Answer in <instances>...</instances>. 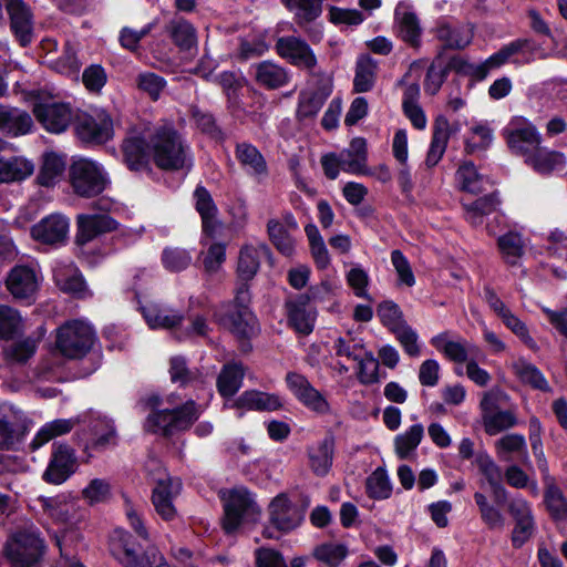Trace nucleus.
<instances>
[{"label":"nucleus","mask_w":567,"mask_h":567,"mask_svg":"<svg viewBox=\"0 0 567 567\" xmlns=\"http://www.w3.org/2000/svg\"><path fill=\"white\" fill-rule=\"evenodd\" d=\"M135 534L115 528L109 536V553L123 567H172L159 549L151 544L150 533L142 516L133 508L126 511Z\"/></svg>","instance_id":"1"},{"label":"nucleus","mask_w":567,"mask_h":567,"mask_svg":"<svg viewBox=\"0 0 567 567\" xmlns=\"http://www.w3.org/2000/svg\"><path fill=\"white\" fill-rule=\"evenodd\" d=\"M153 164L163 172L190 171L194 165L190 145L174 122L163 120L148 126Z\"/></svg>","instance_id":"2"},{"label":"nucleus","mask_w":567,"mask_h":567,"mask_svg":"<svg viewBox=\"0 0 567 567\" xmlns=\"http://www.w3.org/2000/svg\"><path fill=\"white\" fill-rule=\"evenodd\" d=\"M202 414L200 406L189 399L173 409L151 412L145 421V430L152 434H161L171 439L176 431H188Z\"/></svg>","instance_id":"3"},{"label":"nucleus","mask_w":567,"mask_h":567,"mask_svg":"<svg viewBox=\"0 0 567 567\" xmlns=\"http://www.w3.org/2000/svg\"><path fill=\"white\" fill-rule=\"evenodd\" d=\"M260 514L261 509L248 488H233L224 503L223 530L226 535H234L243 524L256 523Z\"/></svg>","instance_id":"4"},{"label":"nucleus","mask_w":567,"mask_h":567,"mask_svg":"<svg viewBox=\"0 0 567 567\" xmlns=\"http://www.w3.org/2000/svg\"><path fill=\"white\" fill-rule=\"evenodd\" d=\"M93 327L84 320H69L55 330V348L65 358L81 359L95 342Z\"/></svg>","instance_id":"5"},{"label":"nucleus","mask_w":567,"mask_h":567,"mask_svg":"<svg viewBox=\"0 0 567 567\" xmlns=\"http://www.w3.org/2000/svg\"><path fill=\"white\" fill-rule=\"evenodd\" d=\"M285 382L293 398L308 411L318 416L331 414V404L324 394L316 389L305 374L289 371L286 373Z\"/></svg>","instance_id":"6"},{"label":"nucleus","mask_w":567,"mask_h":567,"mask_svg":"<svg viewBox=\"0 0 567 567\" xmlns=\"http://www.w3.org/2000/svg\"><path fill=\"white\" fill-rule=\"evenodd\" d=\"M43 542L34 530H22L13 534L7 543L6 554L12 567H41Z\"/></svg>","instance_id":"7"},{"label":"nucleus","mask_w":567,"mask_h":567,"mask_svg":"<svg viewBox=\"0 0 567 567\" xmlns=\"http://www.w3.org/2000/svg\"><path fill=\"white\" fill-rule=\"evenodd\" d=\"M123 162L131 172H152L153 154L148 126L133 130L121 145Z\"/></svg>","instance_id":"8"},{"label":"nucleus","mask_w":567,"mask_h":567,"mask_svg":"<svg viewBox=\"0 0 567 567\" xmlns=\"http://www.w3.org/2000/svg\"><path fill=\"white\" fill-rule=\"evenodd\" d=\"M70 181L74 192L83 197H93L104 188L103 166L89 158L73 161Z\"/></svg>","instance_id":"9"},{"label":"nucleus","mask_w":567,"mask_h":567,"mask_svg":"<svg viewBox=\"0 0 567 567\" xmlns=\"http://www.w3.org/2000/svg\"><path fill=\"white\" fill-rule=\"evenodd\" d=\"M41 281L42 276L37 266L17 265L8 272L6 287L16 300L30 305L35 300Z\"/></svg>","instance_id":"10"},{"label":"nucleus","mask_w":567,"mask_h":567,"mask_svg":"<svg viewBox=\"0 0 567 567\" xmlns=\"http://www.w3.org/2000/svg\"><path fill=\"white\" fill-rule=\"evenodd\" d=\"M33 114L45 131L54 134L64 132L74 118L69 103L55 101L35 103Z\"/></svg>","instance_id":"11"},{"label":"nucleus","mask_w":567,"mask_h":567,"mask_svg":"<svg viewBox=\"0 0 567 567\" xmlns=\"http://www.w3.org/2000/svg\"><path fill=\"white\" fill-rule=\"evenodd\" d=\"M276 52L291 65L312 70L317 65V56L307 43L306 40L295 37L286 35L276 41Z\"/></svg>","instance_id":"12"},{"label":"nucleus","mask_w":567,"mask_h":567,"mask_svg":"<svg viewBox=\"0 0 567 567\" xmlns=\"http://www.w3.org/2000/svg\"><path fill=\"white\" fill-rule=\"evenodd\" d=\"M195 210L200 216L202 235L209 239H216L218 231L223 228L218 219V207L209 190L198 184L193 193Z\"/></svg>","instance_id":"13"},{"label":"nucleus","mask_w":567,"mask_h":567,"mask_svg":"<svg viewBox=\"0 0 567 567\" xmlns=\"http://www.w3.org/2000/svg\"><path fill=\"white\" fill-rule=\"evenodd\" d=\"M25 416L9 403L0 404V449H11L24 435Z\"/></svg>","instance_id":"14"},{"label":"nucleus","mask_w":567,"mask_h":567,"mask_svg":"<svg viewBox=\"0 0 567 567\" xmlns=\"http://www.w3.org/2000/svg\"><path fill=\"white\" fill-rule=\"evenodd\" d=\"M269 524L281 534H289L300 527L295 503L287 493H279L268 505Z\"/></svg>","instance_id":"15"},{"label":"nucleus","mask_w":567,"mask_h":567,"mask_svg":"<svg viewBox=\"0 0 567 567\" xmlns=\"http://www.w3.org/2000/svg\"><path fill=\"white\" fill-rule=\"evenodd\" d=\"M70 230V219L59 213L42 218L32 226L31 236L34 240L45 245H61L65 243Z\"/></svg>","instance_id":"16"},{"label":"nucleus","mask_w":567,"mask_h":567,"mask_svg":"<svg viewBox=\"0 0 567 567\" xmlns=\"http://www.w3.org/2000/svg\"><path fill=\"white\" fill-rule=\"evenodd\" d=\"M217 323L229 331L235 338L251 339L257 317L252 310H240L226 307L224 311L215 313Z\"/></svg>","instance_id":"17"},{"label":"nucleus","mask_w":567,"mask_h":567,"mask_svg":"<svg viewBox=\"0 0 567 567\" xmlns=\"http://www.w3.org/2000/svg\"><path fill=\"white\" fill-rule=\"evenodd\" d=\"M75 467L76 458L73 451L60 445L53 450L42 478L49 484L60 485L75 472Z\"/></svg>","instance_id":"18"},{"label":"nucleus","mask_w":567,"mask_h":567,"mask_svg":"<svg viewBox=\"0 0 567 567\" xmlns=\"http://www.w3.org/2000/svg\"><path fill=\"white\" fill-rule=\"evenodd\" d=\"M525 122L523 127H517L509 132L505 130L504 135L511 152L526 159L540 145L543 138L533 123Z\"/></svg>","instance_id":"19"},{"label":"nucleus","mask_w":567,"mask_h":567,"mask_svg":"<svg viewBox=\"0 0 567 567\" xmlns=\"http://www.w3.org/2000/svg\"><path fill=\"white\" fill-rule=\"evenodd\" d=\"M76 241L84 245L94 240L106 231V209L103 200L92 208L91 212L81 214L76 218Z\"/></svg>","instance_id":"20"},{"label":"nucleus","mask_w":567,"mask_h":567,"mask_svg":"<svg viewBox=\"0 0 567 567\" xmlns=\"http://www.w3.org/2000/svg\"><path fill=\"white\" fill-rule=\"evenodd\" d=\"M535 49V43L528 38H518L504 44L498 51L489 55L484 62L477 64V72L484 80L491 70L498 69L506 64L508 60L518 53L532 52Z\"/></svg>","instance_id":"21"},{"label":"nucleus","mask_w":567,"mask_h":567,"mask_svg":"<svg viewBox=\"0 0 567 567\" xmlns=\"http://www.w3.org/2000/svg\"><path fill=\"white\" fill-rule=\"evenodd\" d=\"M152 504L156 514L165 522H173L177 518L178 513L173 503V478L166 476L156 481L151 496Z\"/></svg>","instance_id":"22"},{"label":"nucleus","mask_w":567,"mask_h":567,"mask_svg":"<svg viewBox=\"0 0 567 567\" xmlns=\"http://www.w3.org/2000/svg\"><path fill=\"white\" fill-rule=\"evenodd\" d=\"M336 439L331 431L318 443L316 449L308 450L309 465L315 475L326 476L333 464Z\"/></svg>","instance_id":"23"},{"label":"nucleus","mask_w":567,"mask_h":567,"mask_svg":"<svg viewBox=\"0 0 567 567\" xmlns=\"http://www.w3.org/2000/svg\"><path fill=\"white\" fill-rule=\"evenodd\" d=\"M234 406L250 411L274 412L281 410L284 403L281 398L276 393H268L259 390H247L236 399Z\"/></svg>","instance_id":"24"},{"label":"nucleus","mask_w":567,"mask_h":567,"mask_svg":"<svg viewBox=\"0 0 567 567\" xmlns=\"http://www.w3.org/2000/svg\"><path fill=\"white\" fill-rule=\"evenodd\" d=\"M544 432L540 420L533 415L528 421V440L530 443L533 455L536 460L537 467L542 475L543 484L556 480L549 472V464L544 452L542 435Z\"/></svg>","instance_id":"25"},{"label":"nucleus","mask_w":567,"mask_h":567,"mask_svg":"<svg viewBox=\"0 0 567 567\" xmlns=\"http://www.w3.org/2000/svg\"><path fill=\"white\" fill-rule=\"evenodd\" d=\"M7 10L11 19V29L22 45L31 41L32 21L29 8L22 0H7Z\"/></svg>","instance_id":"26"},{"label":"nucleus","mask_w":567,"mask_h":567,"mask_svg":"<svg viewBox=\"0 0 567 567\" xmlns=\"http://www.w3.org/2000/svg\"><path fill=\"white\" fill-rule=\"evenodd\" d=\"M543 504L550 520L557 527L567 522V497L556 480L544 484Z\"/></svg>","instance_id":"27"},{"label":"nucleus","mask_w":567,"mask_h":567,"mask_svg":"<svg viewBox=\"0 0 567 567\" xmlns=\"http://www.w3.org/2000/svg\"><path fill=\"white\" fill-rule=\"evenodd\" d=\"M235 156L248 175L255 177L268 175L266 158L254 144L248 142L237 143Z\"/></svg>","instance_id":"28"},{"label":"nucleus","mask_w":567,"mask_h":567,"mask_svg":"<svg viewBox=\"0 0 567 567\" xmlns=\"http://www.w3.org/2000/svg\"><path fill=\"white\" fill-rule=\"evenodd\" d=\"M215 82L226 96L227 110L233 114L243 111L241 90L246 83L245 78L237 76L233 71H223L216 76Z\"/></svg>","instance_id":"29"},{"label":"nucleus","mask_w":567,"mask_h":567,"mask_svg":"<svg viewBox=\"0 0 567 567\" xmlns=\"http://www.w3.org/2000/svg\"><path fill=\"white\" fill-rule=\"evenodd\" d=\"M436 38L443 44L437 52H442V56L446 50H464L473 41V30L460 27H451L449 23H442L436 28Z\"/></svg>","instance_id":"30"},{"label":"nucleus","mask_w":567,"mask_h":567,"mask_svg":"<svg viewBox=\"0 0 567 567\" xmlns=\"http://www.w3.org/2000/svg\"><path fill=\"white\" fill-rule=\"evenodd\" d=\"M33 127L31 116L17 107L0 104V131L12 136L28 134Z\"/></svg>","instance_id":"31"},{"label":"nucleus","mask_w":567,"mask_h":567,"mask_svg":"<svg viewBox=\"0 0 567 567\" xmlns=\"http://www.w3.org/2000/svg\"><path fill=\"white\" fill-rule=\"evenodd\" d=\"M43 512L58 523L69 522L75 514V502L65 494L53 497L40 496L38 499Z\"/></svg>","instance_id":"32"},{"label":"nucleus","mask_w":567,"mask_h":567,"mask_svg":"<svg viewBox=\"0 0 567 567\" xmlns=\"http://www.w3.org/2000/svg\"><path fill=\"white\" fill-rule=\"evenodd\" d=\"M284 4L293 13V22L297 27L316 22L323 11V0H285Z\"/></svg>","instance_id":"33"},{"label":"nucleus","mask_w":567,"mask_h":567,"mask_svg":"<svg viewBox=\"0 0 567 567\" xmlns=\"http://www.w3.org/2000/svg\"><path fill=\"white\" fill-rule=\"evenodd\" d=\"M566 162L565 155L558 151H548L540 145L532 152L525 163L540 175H549Z\"/></svg>","instance_id":"34"},{"label":"nucleus","mask_w":567,"mask_h":567,"mask_svg":"<svg viewBox=\"0 0 567 567\" xmlns=\"http://www.w3.org/2000/svg\"><path fill=\"white\" fill-rule=\"evenodd\" d=\"M245 377L241 363L225 364L217 378V390L221 398H233L241 388Z\"/></svg>","instance_id":"35"},{"label":"nucleus","mask_w":567,"mask_h":567,"mask_svg":"<svg viewBox=\"0 0 567 567\" xmlns=\"http://www.w3.org/2000/svg\"><path fill=\"white\" fill-rule=\"evenodd\" d=\"M34 165L20 156L0 158V184L20 182L32 175Z\"/></svg>","instance_id":"36"},{"label":"nucleus","mask_w":567,"mask_h":567,"mask_svg":"<svg viewBox=\"0 0 567 567\" xmlns=\"http://www.w3.org/2000/svg\"><path fill=\"white\" fill-rule=\"evenodd\" d=\"M424 436V426L421 423L411 425L393 440L394 452L399 460H409L416 451Z\"/></svg>","instance_id":"37"},{"label":"nucleus","mask_w":567,"mask_h":567,"mask_svg":"<svg viewBox=\"0 0 567 567\" xmlns=\"http://www.w3.org/2000/svg\"><path fill=\"white\" fill-rule=\"evenodd\" d=\"M377 79V62L369 54H361L355 63L353 92H370Z\"/></svg>","instance_id":"38"},{"label":"nucleus","mask_w":567,"mask_h":567,"mask_svg":"<svg viewBox=\"0 0 567 567\" xmlns=\"http://www.w3.org/2000/svg\"><path fill=\"white\" fill-rule=\"evenodd\" d=\"M25 329V320L20 311L8 305H0V339L12 340L21 336Z\"/></svg>","instance_id":"39"},{"label":"nucleus","mask_w":567,"mask_h":567,"mask_svg":"<svg viewBox=\"0 0 567 567\" xmlns=\"http://www.w3.org/2000/svg\"><path fill=\"white\" fill-rule=\"evenodd\" d=\"M189 117L202 134L216 142H224L226 135L223 128L217 124L216 117L212 112L203 111L198 105H192Z\"/></svg>","instance_id":"40"},{"label":"nucleus","mask_w":567,"mask_h":567,"mask_svg":"<svg viewBox=\"0 0 567 567\" xmlns=\"http://www.w3.org/2000/svg\"><path fill=\"white\" fill-rule=\"evenodd\" d=\"M392 491V483L384 467H377L365 480V494L373 501L390 498Z\"/></svg>","instance_id":"41"},{"label":"nucleus","mask_w":567,"mask_h":567,"mask_svg":"<svg viewBox=\"0 0 567 567\" xmlns=\"http://www.w3.org/2000/svg\"><path fill=\"white\" fill-rule=\"evenodd\" d=\"M445 127H447V125L443 118L433 122L432 137L425 158V165L429 168L436 166L446 151L449 141L446 137L447 134L443 133Z\"/></svg>","instance_id":"42"},{"label":"nucleus","mask_w":567,"mask_h":567,"mask_svg":"<svg viewBox=\"0 0 567 567\" xmlns=\"http://www.w3.org/2000/svg\"><path fill=\"white\" fill-rule=\"evenodd\" d=\"M516 377L522 383L529 385L534 390L549 392L551 389L544 373L533 363L526 360H519L514 364Z\"/></svg>","instance_id":"43"},{"label":"nucleus","mask_w":567,"mask_h":567,"mask_svg":"<svg viewBox=\"0 0 567 567\" xmlns=\"http://www.w3.org/2000/svg\"><path fill=\"white\" fill-rule=\"evenodd\" d=\"M53 278L61 290L78 293L84 288V281L72 264H56Z\"/></svg>","instance_id":"44"},{"label":"nucleus","mask_w":567,"mask_h":567,"mask_svg":"<svg viewBox=\"0 0 567 567\" xmlns=\"http://www.w3.org/2000/svg\"><path fill=\"white\" fill-rule=\"evenodd\" d=\"M174 44L181 50H189L196 43V31L192 23L185 19L173 20L165 27Z\"/></svg>","instance_id":"45"},{"label":"nucleus","mask_w":567,"mask_h":567,"mask_svg":"<svg viewBox=\"0 0 567 567\" xmlns=\"http://www.w3.org/2000/svg\"><path fill=\"white\" fill-rule=\"evenodd\" d=\"M422 28L416 13L406 11L398 20V37L411 48L421 47Z\"/></svg>","instance_id":"46"},{"label":"nucleus","mask_w":567,"mask_h":567,"mask_svg":"<svg viewBox=\"0 0 567 567\" xmlns=\"http://www.w3.org/2000/svg\"><path fill=\"white\" fill-rule=\"evenodd\" d=\"M255 79L267 89L281 87L288 81L286 71L269 61H262L256 65Z\"/></svg>","instance_id":"47"},{"label":"nucleus","mask_w":567,"mask_h":567,"mask_svg":"<svg viewBox=\"0 0 567 567\" xmlns=\"http://www.w3.org/2000/svg\"><path fill=\"white\" fill-rule=\"evenodd\" d=\"M55 545L60 550V558L56 560L55 567H84L75 558L74 543L78 534L73 530H64L55 534Z\"/></svg>","instance_id":"48"},{"label":"nucleus","mask_w":567,"mask_h":567,"mask_svg":"<svg viewBox=\"0 0 567 567\" xmlns=\"http://www.w3.org/2000/svg\"><path fill=\"white\" fill-rule=\"evenodd\" d=\"M73 419H58L45 423L37 433L31 442V447L37 450L54 439L55 436L69 433L75 425Z\"/></svg>","instance_id":"49"},{"label":"nucleus","mask_w":567,"mask_h":567,"mask_svg":"<svg viewBox=\"0 0 567 567\" xmlns=\"http://www.w3.org/2000/svg\"><path fill=\"white\" fill-rule=\"evenodd\" d=\"M103 124V120L99 123L92 115L82 114L76 117L75 131L82 141L92 144H100L104 141Z\"/></svg>","instance_id":"50"},{"label":"nucleus","mask_w":567,"mask_h":567,"mask_svg":"<svg viewBox=\"0 0 567 567\" xmlns=\"http://www.w3.org/2000/svg\"><path fill=\"white\" fill-rule=\"evenodd\" d=\"M260 268L257 250L251 246H243L237 262L238 281H251Z\"/></svg>","instance_id":"51"},{"label":"nucleus","mask_w":567,"mask_h":567,"mask_svg":"<svg viewBox=\"0 0 567 567\" xmlns=\"http://www.w3.org/2000/svg\"><path fill=\"white\" fill-rule=\"evenodd\" d=\"M348 547L340 543H322L313 548L312 556L327 567H338L348 556Z\"/></svg>","instance_id":"52"},{"label":"nucleus","mask_w":567,"mask_h":567,"mask_svg":"<svg viewBox=\"0 0 567 567\" xmlns=\"http://www.w3.org/2000/svg\"><path fill=\"white\" fill-rule=\"evenodd\" d=\"M267 233L276 249L284 256L289 257L295 252L293 241L287 228L277 219H269Z\"/></svg>","instance_id":"53"},{"label":"nucleus","mask_w":567,"mask_h":567,"mask_svg":"<svg viewBox=\"0 0 567 567\" xmlns=\"http://www.w3.org/2000/svg\"><path fill=\"white\" fill-rule=\"evenodd\" d=\"M288 326L293 331L301 336H309L312 333L316 320V309L301 310V309H286Z\"/></svg>","instance_id":"54"},{"label":"nucleus","mask_w":567,"mask_h":567,"mask_svg":"<svg viewBox=\"0 0 567 567\" xmlns=\"http://www.w3.org/2000/svg\"><path fill=\"white\" fill-rule=\"evenodd\" d=\"M470 132L480 137V141L475 142L471 137L464 140V153L466 155H473L477 151H487L491 147L494 133L487 122L476 123L470 128Z\"/></svg>","instance_id":"55"},{"label":"nucleus","mask_w":567,"mask_h":567,"mask_svg":"<svg viewBox=\"0 0 567 567\" xmlns=\"http://www.w3.org/2000/svg\"><path fill=\"white\" fill-rule=\"evenodd\" d=\"M65 167L64 159L55 153L44 155L38 181L43 186L53 185L62 175Z\"/></svg>","instance_id":"56"},{"label":"nucleus","mask_w":567,"mask_h":567,"mask_svg":"<svg viewBox=\"0 0 567 567\" xmlns=\"http://www.w3.org/2000/svg\"><path fill=\"white\" fill-rule=\"evenodd\" d=\"M161 261L167 271L181 272L189 267L192 256L186 249L165 247L161 255Z\"/></svg>","instance_id":"57"},{"label":"nucleus","mask_w":567,"mask_h":567,"mask_svg":"<svg viewBox=\"0 0 567 567\" xmlns=\"http://www.w3.org/2000/svg\"><path fill=\"white\" fill-rule=\"evenodd\" d=\"M499 204L501 200L497 192H493L464 205V208L473 223H476V219H480L481 223L482 218L494 213Z\"/></svg>","instance_id":"58"},{"label":"nucleus","mask_w":567,"mask_h":567,"mask_svg":"<svg viewBox=\"0 0 567 567\" xmlns=\"http://www.w3.org/2000/svg\"><path fill=\"white\" fill-rule=\"evenodd\" d=\"M517 424L516 415L509 410H499L493 414L483 415L484 430L488 435H495Z\"/></svg>","instance_id":"59"},{"label":"nucleus","mask_w":567,"mask_h":567,"mask_svg":"<svg viewBox=\"0 0 567 567\" xmlns=\"http://www.w3.org/2000/svg\"><path fill=\"white\" fill-rule=\"evenodd\" d=\"M135 238L136 235L132 229L121 227L117 220L109 216V255L112 250H120L132 245Z\"/></svg>","instance_id":"60"},{"label":"nucleus","mask_w":567,"mask_h":567,"mask_svg":"<svg viewBox=\"0 0 567 567\" xmlns=\"http://www.w3.org/2000/svg\"><path fill=\"white\" fill-rule=\"evenodd\" d=\"M377 315L381 323L392 333L396 332V330L401 328V324L405 322L401 308L392 300L380 302L377 308Z\"/></svg>","instance_id":"61"},{"label":"nucleus","mask_w":567,"mask_h":567,"mask_svg":"<svg viewBox=\"0 0 567 567\" xmlns=\"http://www.w3.org/2000/svg\"><path fill=\"white\" fill-rule=\"evenodd\" d=\"M35 340L32 338H25L8 344L3 349V352L8 361L13 363H24L35 353Z\"/></svg>","instance_id":"62"},{"label":"nucleus","mask_w":567,"mask_h":567,"mask_svg":"<svg viewBox=\"0 0 567 567\" xmlns=\"http://www.w3.org/2000/svg\"><path fill=\"white\" fill-rule=\"evenodd\" d=\"M474 501L478 507L481 518L483 523L489 528L502 527L504 524V517L499 509L487 502L486 496L481 492L474 493Z\"/></svg>","instance_id":"63"},{"label":"nucleus","mask_w":567,"mask_h":567,"mask_svg":"<svg viewBox=\"0 0 567 567\" xmlns=\"http://www.w3.org/2000/svg\"><path fill=\"white\" fill-rule=\"evenodd\" d=\"M457 178L461 182V189L467 193L477 194L481 192L478 182L482 179V175L477 172V168L472 161L463 162L456 172Z\"/></svg>","instance_id":"64"}]
</instances>
